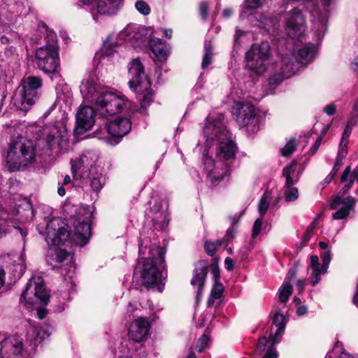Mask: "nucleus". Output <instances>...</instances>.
I'll use <instances>...</instances> for the list:
<instances>
[{
  "instance_id": "f257e3e1",
  "label": "nucleus",
  "mask_w": 358,
  "mask_h": 358,
  "mask_svg": "<svg viewBox=\"0 0 358 358\" xmlns=\"http://www.w3.org/2000/svg\"><path fill=\"white\" fill-rule=\"evenodd\" d=\"M139 258L135 268L134 274L139 275L142 284L147 288L157 287L159 292L164 289L166 273L164 257L161 248L152 246L148 250L142 246L139 248Z\"/></svg>"
},
{
  "instance_id": "f03ea898",
  "label": "nucleus",
  "mask_w": 358,
  "mask_h": 358,
  "mask_svg": "<svg viewBox=\"0 0 358 358\" xmlns=\"http://www.w3.org/2000/svg\"><path fill=\"white\" fill-rule=\"evenodd\" d=\"M99 159V156L96 151L86 150L78 158L71 161L74 179L89 184L94 192L100 191L106 182L103 169L97 164Z\"/></svg>"
},
{
  "instance_id": "7ed1b4c3",
  "label": "nucleus",
  "mask_w": 358,
  "mask_h": 358,
  "mask_svg": "<svg viewBox=\"0 0 358 358\" xmlns=\"http://www.w3.org/2000/svg\"><path fill=\"white\" fill-rule=\"evenodd\" d=\"M218 142L219 145L215 154L216 160L210 157L203 158L207 176L212 182L220 181L229 175L230 161L235 158L237 152L236 145L229 136L226 139Z\"/></svg>"
},
{
  "instance_id": "20e7f679",
  "label": "nucleus",
  "mask_w": 358,
  "mask_h": 358,
  "mask_svg": "<svg viewBox=\"0 0 358 358\" xmlns=\"http://www.w3.org/2000/svg\"><path fill=\"white\" fill-rule=\"evenodd\" d=\"M36 160L35 148L22 136L13 139L9 145L6 157V166L10 172L24 169Z\"/></svg>"
},
{
  "instance_id": "39448f33",
  "label": "nucleus",
  "mask_w": 358,
  "mask_h": 358,
  "mask_svg": "<svg viewBox=\"0 0 358 358\" xmlns=\"http://www.w3.org/2000/svg\"><path fill=\"white\" fill-rule=\"evenodd\" d=\"M128 74L131 90L143 95L140 112L145 114L147 107L153 101V92L150 90L151 83L145 73L144 66L138 58L132 59L129 64Z\"/></svg>"
},
{
  "instance_id": "423d86ee",
  "label": "nucleus",
  "mask_w": 358,
  "mask_h": 358,
  "mask_svg": "<svg viewBox=\"0 0 358 358\" xmlns=\"http://www.w3.org/2000/svg\"><path fill=\"white\" fill-rule=\"evenodd\" d=\"M145 30L136 24H128L117 36H109L103 42L102 51L105 55L113 53L114 48L123 44L141 48L146 43Z\"/></svg>"
},
{
  "instance_id": "0eeeda50",
  "label": "nucleus",
  "mask_w": 358,
  "mask_h": 358,
  "mask_svg": "<svg viewBox=\"0 0 358 358\" xmlns=\"http://www.w3.org/2000/svg\"><path fill=\"white\" fill-rule=\"evenodd\" d=\"M43 85L38 76H28L23 78L13 97V103L20 110L28 111L39 99L38 90Z\"/></svg>"
},
{
  "instance_id": "6e6552de",
  "label": "nucleus",
  "mask_w": 358,
  "mask_h": 358,
  "mask_svg": "<svg viewBox=\"0 0 358 358\" xmlns=\"http://www.w3.org/2000/svg\"><path fill=\"white\" fill-rule=\"evenodd\" d=\"M271 49L268 42L254 44L246 52V66L257 74L264 73L271 63Z\"/></svg>"
},
{
  "instance_id": "1a4fd4ad",
  "label": "nucleus",
  "mask_w": 358,
  "mask_h": 358,
  "mask_svg": "<svg viewBox=\"0 0 358 358\" xmlns=\"http://www.w3.org/2000/svg\"><path fill=\"white\" fill-rule=\"evenodd\" d=\"M49 297L43 278L41 276H33L26 285L25 289L20 297V302L29 308L38 302L46 304Z\"/></svg>"
},
{
  "instance_id": "9d476101",
  "label": "nucleus",
  "mask_w": 358,
  "mask_h": 358,
  "mask_svg": "<svg viewBox=\"0 0 358 358\" xmlns=\"http://www.w3.org/2000/svg\"><path fill=\"white\" fill-rule=\"evenodd\" d=\"M92 212L88 207L80 208L77 212L74 222V232L71 241L80 246H84L91 236L90 222L92 219Z\"/></svg>"
},
{
  "instance_id": "9b49d317",
  "label": "nucleus",
  "mask_w": 358,
  "mask_h": 358,
  "mask_svg": "<svg viewBox=\"0 0 358 358\" xmlns=\"http://www.w3.org/2000/svg\"><path fill=\"white\" fill-rule=\"evenodd\" d=\"M232 113L241 127H246L249 133L255 134L259 129V119L256 115L254 106L249 103L236 102Z\"/></svg>"
},
{
  "instance_id": "f8f14e48",
  "label": "nucleus",
  "mask_w": 358,
  "mask_h": 358,
  "mask_svg": "<svg viewBox=\"0 0 358 358\" xmlns=\"http://www.w3.org/2000/svg\"><path fill=\"white\" fill-rule=\"evenodd\" d=\"M124 104L122 96L112 92H102L95 99L97 113L104 117L120 113Z\"/></svg>"
},
{
  "instance_id": "ddd939ff",
  "label": "nucleus",
  "mask_w": 358,
  "mask_h": 358,
  "mask_svg": "<svg viewBox=\"0 0 358 358\" xmlns=\"http://www.w3.org/2000/svg\"><path fill=\"white\" fill-rule=\"evenodd\" d=\"M45 241L49 245H64L70 238L68 225L60 217H53L46 224Z\"/></svg>"
},
{
  "instance_id": "4468645a",
  "label": "nucleus",
  "mask_w": 358,
  "mask_h": 358,
  "mask_svg": "<svg viewBox=\"0 0 358 358\" xmlns=\"http://www.w3.org/2000/svg\"><path fill=\"white\" fill-rule=\"evenodd\" d=\"M35 63L45 73H55L59 66L58 48L41 46L36 50Z\"/></svg>"
},
{
  "instance_id": "2eb2a0df",
  "label": "nucleus",
  "mask_w": 358,
  "mask_h": 358,
  "mask_svg": "<svg viewBox=\"0 0 358 358\" xmlns=\"http://www.w3.org/2000/svg\"><path fill=\"white\" fill-rule=\"evenodd\" d=\"M12 259L14 264L1 269V288H3V291L9 290L26 270L22 255H12Z\"/></svg>"
},
{
  "instance_id": "dca6fc26",
  "label": "nucleus",
  "mask_w": 358,
  "mask_h": 358,
  "mask_svg": "<svg viewBox=\"0 0 358 358\" xmlns=\"http://www.w3.org/2000/svg\"><path fill=\"white\" fill-rule=\"evenodd\" d=\"M224 117L222 115H218L215 119L208 118L203 127V131L206 138V147L209 148L210 143L220 141L226 139L229 135L223 122Z\"/></svg>"
},
{
  "instance_id": "f3484780",
  "label": "nucleus",
  "mask_w": 358,
  "mask_h": 358,
  "mask_svg": "<svg viewBox=\"0 0 358 358\" xmlns=\"http://www.w3.org/2000/svg\"><path fill=\"white\" fill-rule=\"evenodd\" d=\"M39 141H44L48 149L62 148L66 141V130L60 125L45 126L39 131Z\"/></svg>"
},
{
  "instance_id": "a211bd4d",
  "label": "nucleus",
  "mask_w": 358,
  "mask_h": 358,
  "mask_svg": "<svg viewBox=\"0 0 358 358\" xmlns=\"http://www.w3.org/2000/svg\"><path fill=\"white\" fill-rule=\"evenodd\" d=\"M301 67L303 66L297 61L296 55L294 53L286 54L282 57L280 74L271 76L270 83L278 84L282 79L294 76Z\"/></svg>"
},
{
  "instance_id": "6ab92c4d",
  "label": "nucleus",
  "mask_w": 358,
  "mask_h": 358,
  "mask_svg": "<svg viewBox=\"0 0 358 358\" xmlns=\"http://www.w3.org/2000/svg\"><path fill=\"white\" fill-rule=\"evenodd\" d=\"M306 27L304 16L299 9L294 8L287 14L285 29L290 38L301 36Z\"/></svg>"
},
{
  "instance_id": "aec40b11",
  "label": "nucleus",
  "mask_w": 358,
  "mask_h": 358,
  "mask_svg": "<svg viewBox=\"0 0 358 358\" xmlns=\"http://www.w3.org/2000/svg\"><path fill=\"white\" fill-rule=\"evenodd\" d=\"M356 203V199L352 196L342 199L340 195L336 196L330 203L331 209H337L333 214V218L335 220L345 219L351 212L355 211Z\"/></svg>"
},
{
  "instance_id": "412c9836",
  "label": "nucleus",
  "mask_w": 358,
  "mask_h": 358,
  "mask_svg": "<svg viewBox=\"0 0 358 358\" xmlns=\"http://www.w3.org/2000/svg\"><path fill=\"white\" fill-rule=\"evenodd\" d=\"M150 327L151 324L146 317H138L130 324L128 336L134 342L141 343L148 338Z\"/></svg>"
},
{
  "instance_id": "4be33fe9",
  "label": "nucleus",
  "mask_w": 358,
  "mask_h": 358,
  "mask_svg": "<svg viewBox=\"0 0 358 358\" xmlns=\"http://www.w3.org/2000/svg\"><path fill=\"white\" fill-rule=\"evenodd\" d=\"M72 256L64 249L49 248L46 255V262L53 268L69 267V271L73 268L71 264Z\"/></svg>"
},
{
  "instance_id": "5701e85b",
  "label": "nucleus",
  "mask_w": 358,
  "mask_h": 358,
  "mask_svg": "<svg viewBox=\"0 0 358 358\" xmlns=\"http://www.w3.org/2000/svg\"><path fill=\"white\" fill-rule=\"evenodd\" d=\"M95 122L94 110L91 106H81L76 114V132L82 134L90 130Z\"/></svg>"
},
{
  "instance_id": "b1692460",
  "label": "nucleus",
  "mask_w": 358,
  "mask_h": 358,
  "mask_svg": "<svg viewBox=\"0 0 358 358\" xmlns=\"http://www.w3.org/2000/svg\"><path fill=\"white\" fill-rule=\"evenodd\" d=\"M24 350L22 339L17 336H9L1 341V357L17 358Z\"/></svg>"
},
{
  "instance_id": "393cba45",
  "label": "nucleus",
  "mask_w": 358,
  "mask_h": 358,
  "mask_svg": "<svg viewBox=\"0 0 358 358\" xmlns=\"http://www.w3.org/2000/svg\"><path fill=\"white\" fill-rule=\"evenodd\" d=\"M96 75L90 73L84 78L80 85V93L85 101H95L96 96L101 93L100 86L97 83Z\"/></svg>"
},
{
  "instance_id": "a878e982",
  "label": "nucleus",
  "mask_w": 358,
  "mask_h": 358,
  "mask_svg": "<svg viewBox=\"0 0 358 358\" xmlns=\"http://www.w3.org/2000/svg\"><path fill=\"white\" fill-rule=\"evenodd\" d=\"M124 0H96V8L91 10L93 19L98 20L99 15L115 14L122 6Z\"/></svg>"
},
{
  "instance_id": "bb28decb",
  "label": "nucleus",
  "mask_w": 358,
  "mask_h": 358,
  "mask_svg": "<svg viewBox=\"0 0 358 358\" xmlns=\"http://www.w3.org/2000/svg\"><path fill=\"white\" fill-rule=\"evenodd\" d=\"M106 128L110 135L120 140L130 131L131 124L129 119L122 117L108 123Z\"/></svg>"
},
{
  "instance_id": "cd10ccee",
  "label": "nucleus",
  "mask_w": 358,
  "mask_h": 358,
  "mask_svg": "<svg viewBox=\"0 0 358 358\" xmlns=\"http://www.w3.org/2000/svg\"><path fill=\"white\" fill-rule=\"evenodd\" d=\"M208 272V265L203 261H200L196 264L194 270L193 277L191 280V285L197 287L196 296L199 297L203 291V287L205 283Z\"/></svg>"
},
{
  "instance_id": "c85d7f7f",
  "label": "nucleus",
  "mask_w": 358,
  "mask_h": 358,
  "mask_svg": "<svg viewBox=\"0 0 358 358\" xmlns=\"http://www.w3.org/2000/svg\"><path fill=\"white\" fill-rule=\"evenodd\" d=\"M327 10H325L322 14L317 13V18L313 20V34L315 38L314 41L316 43H320L325 34L327 29Z\"/></svg>"
},
{
  "instance_id": "c756f323",
  "label": "nucleus",
  "mask_w": 358,
  "mask_h": 358,
  "mask_svg": "<svg viewBox=\"0 0 358 358\" xmlns=\"http://www.w3.org/2000/svg\"><path fill=\"white\" fill-rule=\"evenodd\" d=\"M318 50L317 44L308 43L298 50L296 59L305 66L315 58Z\"/></svg>"
},
{
  "instance_id": "7c9ffc66",
  "label": "nucleus",
  "mask_w": 358,
  "mask_h": 358,
  "mask_svg": "<svg viewBox=\"0 0 358 358\" xmlns=\"http://www.w3.org/2000/svg\"><path fill=\"white\" fill-rule=\"evenodd\" d=\"M149 44L154 55L158 61L164 62L166 60L168 57L166 44L162 39L150 38Z\"/></svg>"
},
{
  "instance_id": "2f4dec72",
  "label": "nucleus",
  "mask_w": 358,
  "mask_h": 358,
  "mask_svg": "<svg viewBox=\"0 0 358 358\" xmlns=\"http://www.w3.org/2000/svg\"><path fill=\"white\" fill-rule=\"evenodd\" d=\"M308 269L311 271L310 278L313 286H315L320 282L321 274L327 272L323 271V266H320L319 258L317 255H312L310 257V265Z\"/></svg>"
},
{
  "instance_id": "473e14b6",
  "label": "nucleus",
  "mask_w": 358,
  "mask_h": 358,
  "mask_svg": "<svg viewBox=\"0 0 358 358\" xmlns=\"http://www.w3.org/2000/svg\"><path fill=\"white\" fill-rule=\"evenodd\" d=\"M273 323L278 327V329H276L275 334L270 335L269 341L272 345H274L278 342L277 341V337L282 335L285 327V317L282 313L280 312V310H277L275 312L273 317Z\"/></svg>"
},
{
  "instance_id": "72a5a7b5",
  "label": "nucleus",
  "mask_w": 358,
  "mask_h": 358,
  "mask_svg": "<svg viewBox=\"0 0 358 358\" xmlns=\"http://www.w3.org/2000/svg\"><path fill=\"white\" fill-rule=\"evenodd\" d=\"M49 336L50 334L47 330L34 327H31L28 332V337L34 342L35 345L40 343Z\"/></svg>"
},
{
  "instance_id": "f704fd0d",
  "label": "nucleus",
  "mask_w": 358,
  "mask_h": 358,
  "mask_svg": "<svg viewBox=\"0 0 358 358\" xmlns=\"http://www.w3.org/2000/svg\"><path fill=\"white\" fill-rule=\"evenodd\" d=\"M147 219H150L153 222V226L155 229L163 230L169 224L168 215L164 212L157 214L152 215V217H146Z\"/></svg>"
},
{
  "instance_id": "c9c22d12",
  "label": "nucleus",
  "mask_w": 358,
  "mask_h": 358,
  "mask_svg": "<svg viewBox=\"0 0 358 358\" xmlns=\"http://www.w3.org/2000/svg\"><path fill=\"white\" fill-rule=\"evenodd\" d=\"M41 31L45 32V41H46V44L43 46H53L54 48H57V38L56 34L52 29H49L48 27L45 25H43L41 27Z\"/></svg>"
},
{
  "instance_id": "e433bc0d",
  "label": "nucleus",
  "mask_w": 358,
  "mask_h": 358,
  "mask_svg": "<svg viewBox=\"0 0 358 358\" xmlns=\"http://www.w3.org/2000/svg\"><path fill=\"white\" fill-rule=\"evenodd\" d=\"M204 55L203 57L201 68L203 69L207 68L212 62L213 52V47L210 41H206L204 44Z\"/></svg>"
},
{
  "instance_id": "4c0bfd02",
  "label": "nucleus",
  "mask_w": 358,
  "mask_h": 358,
  "mask_svg": "<svg viewBox=\"0 0 358 358\" xmlns=\"http://www.w3.org/2000/svg\"><path fill=\"white\" fill-rule=\"evenodd\" d=\"M224 292V287L221 283L215 282L214 286L212 288L210 296L208 299L207 305L208 306H213L215 299H218L221 298L222 293Z\"/></svg>"
},
{
  "instance_id": "58836bf2",
  "label": "nucleus",
  "mask_w": 358,
  "mask_h": 358,
  "mask_svg": "<svg viewBox=\"0 0 358 358\" xmlns=\"http://www.w3.org/2000/svg\"><path fill=\"white\" fill-rule=\"evenodd\" d=\"M292 287L287 282H284L279 289V299L282 303H285L289 300L292 294Z\"/></svg>"
},
{
  "instance_id": "ea45409f",
  "label": "nucleus",
  "mask_w": 358,
  "mask_h": 358,
  "mask_svg": "<svg viewBox=\"0 0 358 358\" xmlns=\"http://www.w3.org/2000/svg\"><path fill=\"white\" fill-rule=\"evenodd\" d=\"M61 101H63L66 102V103H70L71 101V95L69 94L66 96H65L64 95L59 94L57 96V100L55 101V102L53 103L51 105V106L44 112V113L42 115V118L45 119L46 117H48L50 115V114L52 113V111L55 109L57 103H59Z\"/></svg>"
},
{
  "instance_id": "a19ab883",
  "label": "nucleus",
  "mask_w": 358,
  "mask_h": 358,
  "mask_svg": "<svg viewBox=\"0 0 358 358\" xmlns=\"http://www.w3.org/2000/svg\"><path fill=\"white\" fill-rule=\"evenodd\" d=\"M355 178L353 174H351V169L350 166H347L341 178V182L348 186L350 189L354 184Z\"/></svg>"
},
{
  "instance_id": "79ce46f5",
  "label": "nucleus",
  "mask_w": 358,
  "mask_h": 358,
  "mask_svg": "<svg viewBox=\"0 0 358 358\" xmlns=\"http://www.w3.org/2000/svg\"><path fill=\"white\" fill-rule=\"evenodd\" d=\"M270 205V199L268 196L264 194L259 200L258 204V211L259 216L264 217Z\"/></svg>"
},
{
  "instance_id": "37998d69",
  "label": "nucleus",
  "mask_w": 358,
  "mask_h": 358,
  "mask_svg": "<svg viewBox=\"0 0 358 358\" xmlns=\"http://www.w3.org/2000/svg\"><path fill=\"white\" fill-rule=\"evenodd\" d=\"M222 244V240H217L215 242H206L204 245L206 252L209 255L213 256Z\"/></svg>"
},
{
  "instance_id": "c03bdc74",
  "label": "nucleus",
  "mask_w": 358,
  "mask_h": 358,
  "mask_svg": "<svg viewBox=\"0 0 358 358\" xmlns=\"http://www.w3.org/2000/svg\"><path fill=\"white\" fill-rule=\"evenodd\" d=\"M325 358H353L352 356L345 352H341L338 345H336L333 351L329 352Z\"/></svg>"
},
{
  "instance_id": "a18cd8bd",
  "label": "nucleus",
  "mask_w": 358,
  "mask_h": 358,
  "mask_svg": "<svg viewBox=\"0 0 358 358\" xmlns=\"http://www.w3.org/2000/svg\"><path fill=\"white\" fill-rule=\"evenodd\" d=\"M260 23L264 26V28L266 29V31H269L271 29L278 28V22L270 17L264 16L260 20Z\"/></svg>"
},
{
  "instance_id": "49530a36",
  "label": "nucleus",
  "mask_w": 358,
  "mask_h": 358,
  "mask_svg": "<svg viewBox=\"0 0 358 358\" xmlns=\"http://www.w3.org/2000/svg\"><path fill=\"white\" fill-rule=\"evenodd\" d=\"M120 358H145V352L142 349L135 350L133 348H129L127 355Z\"/></svg>"
},
{
  "instance_id": "de8ad7c7",
  "label": "nucleus",
  "mask_w": 358,
  "mask_h": 358,
  "mask_svg": "<svg viewBox=\"0 0 358 358\" xmlns=\"http://www.w3.org/2000/svg\"><path fill=\"white\" fill-rule=\"evenodd\" d=\"M263 217H264L259 216V217L257 218L255 221L252 231V237L253 238H257L263 229Z\"/></svg>"
},
{
  "instance_id": "09e8293b",
  "label": "nucleus",
  "mask_w": 358,
  "mask_h": 358,
  "mask_svg": "<svg viewBox=\"0 0 358 358\" xmlns=\"http://www.w3.org/2000/svg\"><path fill=\"white\" fill-rule=\"evenodd\" d=\"M296 150V143L294 139H291L287 143L283 148L281 149V154L285 157L291 155Z\"/></svg>"
},
{
  "instance_id": "8fccbe9b",
  "label": "nucleus",
  "mask_w": 358,
  "mask_h": 358,
  "mask_svg": "<svg viewBox=\"0 0 358 358\" xmlns=\"http://www.w3.org/2000/svg\"><path fill=\"white\" fill-rule=\"evenodd\" d=\"M285 192V199L287 202L296 200L299 197V192L296 187H289Z\"/></svg>"
},
{
  "instance_id": "3c124183",
  "label": "nucleus",
  "mask_w": 358,
  "mask_h": 358,
  "mask_svg": "<svg viewBox=\"0 0 358 358\" xmlns=\"http://www.w3.org/2000/svg\"><path fill=\"white\" fill-rule=\"evenodd\" d=\"M135 7L139 13L145 15H148L150 12L148 4L142 0L137 1L135 3Z\"/></svg>"
},
{
  "instance_id": "603ef678",
  "label": "nucleus",
  "mask_w": 358,
  "mask_h": 358,
  "mask_svg": "<svg viewBox=\"0 0 358 358\" xmlns=\"http://www.w3.org/2000/svg\"><path fill=\"white\" fill-rule=\"evenodd\" d=\"M162 203L161 201H157L155 203L153 206L150 208L149 210H146L145 216L146 217H152V215L159 214V213H162Z\"/></svg>"
},
{
  "instance_id": "864d4df0",
  "label": "nucleus",
  "mask_w": 358,
  "mask_h": 358,
  "mask_svg": "<svg viewBox=\"0 0 358 358\" xmlns=\"http://www.w3.org/2000/svg\"><path fill=\"white\" fill-rule=\"evenodd\" d=\"M208 340L209 338L206 334L200 337L196 346V349L199 352H203L208 348Z\"/></svg>"
},
{
  "instance_id": "5fc2aeb1",
  "label": "nucleus",
  "mask_w": 358,
  "mask_h": 358,
  "mask_svg": "<svg viewBox=\"0 0 358 358\" xmlns=\"http://www.w3.org/2000/svg\"><path fill=\"white\" fill-rule=\"evenodd\" d=\"M296 162L293 161L290 164L285 166L282 170L283 176H294L296 172Z\"/></svg>"
},
{
  "instance_id": "6e6d98bb",
  "label": "nucleus",
  "mask_w": 358,
  "mask_h": 358,
  "mask_svg": "<svg viewBox=\"0 0 358 358\" xmlns=\"http://www.w3.org/2000/svg\"><path fill=\"white\" fill-rule=\"evenodd\" d=\"M348 153L347 141H341L336 159L343 160Z\"/></svg>"
},
{
  "instance_id": "4d7b16f0",
  "label": "nucleus",
  "mask_w": 358,
  "mask_h": 358,
  "mask_svg": "<svg viewBox=\"0 0 358 358\" xmlns=\"http://www.w3.org/2000/svg\"><path fill=\"white\" fill-rule=\"evenodd\" d=\"M265 0H245V6L248 9H255L261 7Z\"/></svg>"
},
{
  "instance_id": "13d9d810",
  "label": "nucleus",
  "mask_w": 358,
  "mask_h": 358,
  "mask_svg": "<svg viewBox=\"0 0 358 358\" xmlns=\"http://www.w3.org/2000/svg\"><path fill=\"white\" fill-rule=\"evenodd\" d=\"M322 258L323 262L322 265L323 266V271H327L329 266V264L331 259L330 251H326L325 252H324V254L322 255Z\"/></svg>"
},
{
  "instance_id": "bf43d9fd",
  "label": "nucleus",
  "mask_w": 358,
  "mask_h": 358,
  "mask_svg": "<svg viewBox=\"0 0 358 358\" xmlns=\"http://www.w3.org/2000/svg\"><path fill=\"white\" fill-rule=\"evenodd\" d=\"M286 178L285 181V187L287 188L292 187V186L296 184L299 180V176L298 175L296 176H284Z\"/></svg>"
},
{
  "instance_id": "052dcab7",
  "label": "nucleus",
  "mask_w": 358,
  "mask_h": 358,
  "mask_svg": "<svg viewBox=\"0 0 358 358\" xmlns=\"http://www.w3.org/2000/svg\"><path fill=\"white\" fill-rule=\"evenodd\" d=\"M268 343V339L265 336H261L259 338L258 343L257 344V348L259 352H263L266 349V346Z\"/></svg>"
},
{
  "instance_id": "680f3d73",
  "label": "nucleus",
  "mask_w": 358,
  "mask_h": 358,
  "mask_svg": "<svg viewBox=\"0 0 358 358\" xmlns=\"http://www.w3.org/2000/svg\"><path fill=\"white\" fill-rule=\"evenodd\" d=\"M296 273H297V268L296 266L289 268L284 282H287V283L290 284V282L294 278H295Z\"/></svg>"
},
{
  "instance_id": "e2e57ef3",
  "label": "nucleus",
  "mask_w": 358,
  "mask_h": 358,
  "mask_svg": "<svg viewBox=\"0 0 358 358\" xmlns=\"http://www.w3.org/2000/svg\"><path fill=\"white\" fill-rule=\"evenodd\" d=\"M358 120V112H355L354 110L352 112L350 118L349 119L347 126L352 128L356 125Z\"/></svg>"
},
{
  "instance_id": "0e129e2a",
  "label": "nucleus",
  "mask_w": 358,
  "mask_h": 358,
  "mask_svg": "<svg viewBox=\"0 0 358 358\" xmlns=\"http://www.w3.org/2000/svg\"><path fill=\"white\" fill-rule=\"evenodd\" d=\"M199 13L200 15L203 20H206L208 16V4L205 2H203L199 6Z\"/></svg>"
},
{
  "instance_id": "69168bd1",
  "label": "nucleus",
  "mask_w": 358,
  "mask_h": 358,
  "mask_svg": "<svg viewBox=\"0 0 358 358\" xmlns=\"http://www.w3.org/2000/svg\"><path fill=\"white\" fill-rule=\"evenodd\" d=\"M324 111L329 116L333 115L336 111V106L334 103L328 104L324 108Z\"/></svg>"
},
{
  "instance_id": "338daca9",
  "label": "nucleus",
  "mask_w": 358,
  "mask_h": 358,
  "mask_svg": "<svg viewBox=\"0 0 358 358\" xmlns=\"http://www.w3.org/2000/svg\"><path fill=\"white\" fill-rule=\"evenodd\" d=\"M264 358H278V352L273 348H269L264 355Z\"/></svg>"
},
{
  "instance_id": "774afa93",
  "label": "nucleus",
  "mask_w": 358,
  "mask_h": 358,
  "mask_svg": "<svg viewBox=\"0 0 358 358\" xmlns=\"http://www.w3.org/2000/svg\"><path fill=\"white\" fill-rule=\"evenodd\" d=\"M342 164H343V160L336 159L334 166L330 173L336 176V173H338L340 167L342 166Z\"/></svg>"
}]
</instances>
